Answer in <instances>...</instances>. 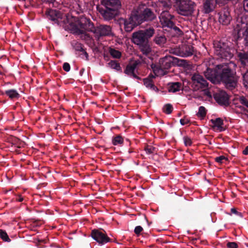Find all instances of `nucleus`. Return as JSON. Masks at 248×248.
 <instances>
[{
  "label": "nucleus",
  "instance_id": "nucleus-1",
  "mask_svg": "<svg viewBox=\"0 0 248 248\" xmlns=\"http://www.w3.org/2000/svg\"><path fill=\"white\" fill-rule=\"evenodd\" d=\"M236 64L232 62L217 65V71L215 75L217 81L223 82L229 90L235 88L238 80V77L236 75Z\"/></svg>",
  "mask_w": 248,
  "mask_h": 248
},
{
  "label": "nucleus",
  "instance_id": "nucleus-2",
  "mask_svg": "<svg viewBox=\"0 0 248 248\" xmlns=\"http://www.w3.org/2000/svg\"><path fill=\"white\" fill-rule=\"evenodd\" d=\"M155 33V30L150 27L144 30H140L132 34L133 43L138 46L142 53L146 56L150 55L152 52V47L149 44V39Z\"/></svg>",
  "mask_w": 248,
  "mask_h": 248
},
{
  "label": "nucleus",
  "instance_id": "nucleus-3",
  "mask_svg": "<svg viewBox=\"0 0 248 248\" xmlns=\"http://www.w3.org/2000/svg\"><path fill=\"white\" fill-rule=\"evenodd\" d=\"M173 57L166 56L160 58L158 65L152 64L151 66L156 76H162L168 73V70L173 65Z\"/></svg>",
  "mask_w": 248,
  "mask_h": 248
},
{
  "label": "nucleus",
  "instance_id": "nucleus-4",
  "mask_svg": "<svg viewBox=\"0 0 248 248\" xmlns=\"http://www.w3.org/2000/svg\"><path fill=\"white\" fill-rule=\"evenodd\" d=\"M215 53L218 59L230 60L233 56V53L228 43L221 41H215L214 43Z\"/></svg>",
  "mask_w": 248,
  "mask_h": 248
},
{
  "label": "nucleus",
  "instance_id": "nucleus-5",
  "mask_svg": "<svg viewBox=\"0 0 248 248\" xmlns=\"http://www.w3.org/2000/svg\"><path fill=\"white\" fill-rule=\"evenodd\" d=\"M191 79V86L194 91L205 90L206 89L209 88V83L202 76L198 73L192 75Z\"/></svg>",
  "mask_w": 248,
  "mask_h": 248
},
{
  "label": "nucleus",
  "instance_id": "nucleus-6",
  "mask_svg": "<svg viewBox=\"0 0 248 248\" xmlns=\"http://www.w3.org/2000/svg\"><path fill=\"white\" fill-rule=\"evenodd\" d=\"M133 11L136 14V17L140 24L143 21H152L156 17L153 11L148 8H146L143 10H141L140 8L138 7L134 9Z\"/></svg>",
  "mask_w": 248,
  "mask_h": 248
},
{
  "label": "nucleus",
  "instance_id": "nucleus-7",
  "mask_svg": "<svg viewBox=\"0 0 248 248\" xmlns=\"http://www.w3.org/2000/svg\"><path fill=\"white\" fill-rule=\"evenodd\" d=\"M194 3L189 0H181L177 8L178 13L183 16L191 15L193 11Z\"/></svg>",
  "mask_w": 248,
  "mask_h": 248
},
{
  "label": "nucleus",
  "instance_id": "nucleus-8",
  "mask_svg": "<svg viewBox=\"0 0 248 248\" xmlns=\"http://www.w3.org/2000/svg\"><path fill=\"white\" fill-rule=\"evenodd\" d=\"M92 32L95 37L98 40L100 37L109 36L112 34L111 27L105 25H101L96 27L94 26Z\"/></svg>",
  "mask_w": 248,
  "mask_h": 248
},
{
  "label": "nucleus",
  "instance_id": "nucleus-9",
  "mask_svg": "<svg viewBox=\"0 0 248 248\" xmlns=\"http://www.w3.org/2000/svg\"><path fill=\"white\" fill-rule=\"evenodd\" d=\"M140 24L133 11L128 19H124V27L126 32H130L138 25Z\"/></svg>",
  "mask_w": 248,
  "mask_h": 248
},
{
  "label": "nucleus",
  "instance_id": "nucleus-10",
  "mask_svg": "<svg viewBox=\"0 0 248 248\" xmlns=\"http://www.w3.org/2000/svg\"><path fill=\"white\" fill-rule=\"evenodd\" d=\"M224 4L222 0H205L203 3V10L204 13L209 14L212 12L217 5Z\"/></svg>",
  "mask_w": 248,
  "mask_h": 248
},
{
  "label": "nucleus",
  "instance_id": "nucleus-11",
  "mask_svg": "<svg viewBox=\"0 0 248 248\" xmlns=\"http://www.w3.org/2000/svg\"><path fill=\"white\" fill-rule=\"evenodd\" d=\"M173 16L167 10L162 11L159 16L160 22L164 27H173V22L172 21Z\"/></svg>",
  "mask_w": 248,
  "mask_h": 248
},
{
  "label": "nucleus",
  "instance_id": "nucleus-12",
  "mask_svg": "<svg viewBox=\"0 0 248 248\" xmlns=\"http://www.w3.org/2000/svg\"><path fill=\"white\" fill-rule=\"evenodd\" d=\"M97 10L105 20H110L114 18L118 14L115 10H111L108 8L97 7Z\"/></svg>",
  "mask_w": 248,
  "mask_h": 248
},
{
  "label": "nucleus",
  "instance_id": "nucleus-13",
  "mask_svg": "<svg viewBox=\"0 0 248 248\" xmlns=\"http://www.w3.org/2000/svg\"><path fill=\"white\" fill-rule=\"evenodd\" d=\"M101 4L106 8L115 10L117 12H118L122 7L121 2L119 0H102Z\"/></svg>",
  "mask_w": 248,
  "mask_h": 248
},
{
  "label": "nucleus",
  "instance_id": "nucleus-14",
  "mask_svg": "<svg viewBox=\"0 0 248 248\" xmlns=\"http://www.w3.org/2000/svg\"><path fill=\"white\" fill-rule=\"evenodd\" d=\"M215 100L221 105L227 106L229 104V96L225 92L219 91L214 94Z\"/></svg>",
  "mask_w": 248,
  "mask_h": 248
},
{
  "label": "nucleus",
  "instance_id": "nucleus-15",
  "mask_svg": "<svg viewBox=\"0 0 248 248\" xmlns=\"http://www.w3.org/2000/svg\"><path fill=\"white\" fill-rule=\"evenodd\" d=\"M219 22L223 25H228L232 20L228 9H224L219 13Z\"/></svg>",
  "mask_w": 248,
  "mask_h": 248
},
{
  "label": "nucleus",
  "instance_id": "nucleus-16",
  "mask_svg": "<svg viewBox=\"0 0 248 248\" xmlns=\"http://www.w3.org/2000/svg\"><path fill=\"white\" fill-rule=\"evenodd\" d=\"M79 23L81 28L92 32L94 25L89 19L81 16L79 20Z\"/></svg>",
  "mask_w": 248,
  "mask_h": 248
},
{
  "label": "nucleus",
  "instance_id": "nucleus-17",
  "mask_svg": "<svg viewBox=\"0 0 248 248\" xmlns=\"http://www.w3.org/2000/svg\"><path fill=\"white\" fill-rule=\"evenodd\" d=\"M46 15L47 18L55 23H58V19L62 18L61 13L56 10L47 9L46 12Z\"/></svg>",
  "mask_w": 248,
  "mask_h": 248
},
{
  "label": "nucleus",
  "instance_id": "nucleus-18",
  "mask_svg": "<svg viewBox=\"0 0 248 248\" xmlns=\"http://www.w3.org/2000/svg\"><path fill=\"white\" fill-rule=\"evenodd\" d=\"M106 234L107 233H90V236L99 244H104L110 240V239Z\"/></svg>",
  "mask_w": 248,
  "mask_h": 248
},
{
  "label": "nucleus",
  "instance_id": "nucleus-19",
  "mask_svg": "<svg viewBox=\"0 0 248 248\" xmlns=\"http://www.w3.org/2000/svg\"><path fill=\"white\" fill-rule=\"evenodd\" d=\"M180 47L181 57H188L193 54V47L190 45H182Z\"/></svg>",
  "mask_w": 248,
  "mask_h": 248
},
{
  "label": "nucleus",
  "instance_id": "nucleus-20",
  "mask_svg": "<svg viewBox=\"0 0 248 248\" xmlns=\"http://www.w3.org/2000/svg\"><path fill=\"white\" fill-rule=\"evenodd\" d=\"M167 39L164 35H156L153 39V42L157 46L163 47L167 43Z\"/></svg>",
  "mask_w": 248,
  "mask_h": 248
},
{
  "label": "nucleus",
  "instance_id": "nucleus-21",
  "mask_svg": "<svg viewBox=\"0 0 248 248\" xmlns=\"http://www.w3.org/2000/svg\"><path fill=\"white\" fill-rule=\"evenodd\" d=\"M137 65L138 62H135L130 65H128L125 70V73L129 75H132L133 77L135 78H139L134 73L135 70L137 67Z\"/></svg>",
  "mask_w": 248,
  "mask_h": 248
},
{
  "label": "nucleus",
  "instance_id": "nucleus-22",
  "mask_svg": "<svg viewBox=\"0 0 248 248\" xmlns=\"http://www.w3.org/2000/svg\"><path fill=\"white\" fill-rule=\"evenodd\" d=\"M237 55L242 65H246L248 63V52H238Z\"/></svg>",
  "mask_w": 248,
  "mask_h": 248
},
{
  "label": "nucleus",
  "instance_id": "nucleus-23",
  "mask_svg": "<svg viewBox=\"0 0 248 248\" xmlns=\"http://www.w3.org/2000/svg\"><path fill=\"white\" fill-rule=\"evenodd\" d=\"M182 88V83L179 82L169 84V92L175 93L179 91Z\"/></svg>",
  "mask_w": 248,
  "mask_h": 248
},
{
  "label": "nucleus",
  "instance_id": "nucleus-24",
  "mask_svg": "<svg viewBox=\"0 0 248 248\" xmlns=\"http://www.w3.org/2000/svg\"><path fill=\"white\" fill-rule=\"evenodd\" d=\"M157 3L159 7L162 8L163 11H168L171 7V3L170 0H158Z\"/></svg>",
  "mask_w": 248,
  "mask_h": 248
},
{
  "label": "nucleus",
  "instance_id": "nucleus-25",
  "mask_svg": "<svg viewBox=\"0 0 248 248\" xmlns=\"http://www.w3.org/2000/svg\"><path fill=\"white\" fill-rule=\"evenodd\" d=\"M216 75V72L211 69H207L206 71L204 72V76L206 78L213 83L217 81V79L215 78Z\"/></svg>",
  "mask_w": 248,
  "mask_h": 248
},
{
  "label": "nucleus",
  "instance_id": "nucleus-26",
  "mask_svg": "<svg viewBox=\"0 0 248 248\" xmlns=\"http://www.w3.org/2000/svg\"><path fill=\"white\" fill-rule=\"evenodd\" d=\"M210 121L213 124V127H217V129L220 131H221L223 130V128L222 126V125L223 124V122L221 118H218L215 120L211 119Z\"/></svg>",
  "mask_w": 248,
  "mask_h": 248
},
{
  "label": "nucleus",
  "instance_id": "nucleus-27",
  "mask_svg": "<svg viewBox=\"0 0 248 248\" xmlns=\"http://www.w3.org/2000/svg\"><path fill=\"white\" fill-rule=\"evenodd\" d=\"M73 46L76 50L82 52V54L85 56L86 60L88 59V55L83 49V45L81 43L75 42L73 43Z\"/></svg>",
  "mask_w": 248,
  "mask_h": 248
},
{
  "label": "nucleus",
  "instance_id": "nucleus-28",
  "mask_svg": "<svg viewBox=\"0 0 248 248\" xmlns=\"http://www.w3.org/2000/svg\"><path fill=\"white\" fill-rule=\"evenodd\" d=\"M173 65L179 66L186 67L188 65L187 62L185 60L179 59L173 57Z\"/></svg>",
  "mask_w": 248,
  "mask_h": 248
},
{
  "label": "nucleus",
  "instance_id": "nucleus-29",
  "mask_svg": "<svg viewBox=\"0 0 248 248\" xmlns=\"http://www.w3.org/2000/svg\"><path fill=\"white\" fill-rule=\"evenodd\" d=\"M5 94L11 99L18 98L19 94L15 90H9L5 92Z\"/></svg>",
  "mask_w": 248,
  "mask_h": 248
},
{
  "label": "nucleus",
  "instance_id": "nucleus-30",
  "mask_svg": "<svg viewBox=\"0 0 248 248\" xmlns=\"http://www.w3.org/2000/svg\"><path fill=\"white\" fill-rule=\"evenodd\" d=\"M109 53L112 57L116 59L120 58L122 55L120 51L111 48L109 49Z\"/></svg>",
  "mask_w": 248,
  "mask_h": 248
},
{
  "label": "nucleus",
  "instance_id": "nucleus-31",
  "mask_svg": "<svg viewBox=\"0 0 248 248\" xmlns=\"http://www.w3.org/2000/svg\"><path fill=\"white\" fill-rule=\"evenodd\" d=\"M109 66L113 69H116L117 71L121 70V67L119 63H117L116 61H111L108 63Z\"/></svg>",
  "mask_w": 248,
  "mask_h": 248
},
{
  "label": "nucleus",
  "instance_id": "nucleus-32",
  "mask_svg": "<svg viewBox=\"0 0 248 248\" xmlns=\"http://www.w3.org/2000/svg\"><path fill=\"white\" fill-rule=\"evenodd\" d=\"M123 138L120 135H118L114 138L112 140V143L114 145H116L121 144L123 143Z\"/></svg>",
  "mask_w": 248,
  "mask_h": 248
},
{
  "label": "nucleus",
  "instance_id": "nucleus-33",
  "mask_svg": "<svg viewBox=\"0 0 248 248\" xmlns=\"http://www.w3.org/2000/svg\"><path fill=\"white\" fill-rule=\"evenodd\" d=\"M169 53L181 56L180 47H171L169 49Z\"/></svg>",
  "mask_w": 248,
  "mask_h": 248
},
{
  "label": "nucleus",
  "instance_id": "nucleus-34",
  "mask_svg": "<svg viewBox=\"0 0 248 248\" xmlns=\"http://www.w3.org/2000/svg\"><path fill=\"white\" fill-rule=\"evenodd\" d=\"M206 114V109L204 107L201 106L199 108V111L197 114L198 117L203 118Z\"/></svg>",
  "mask_w": 248,
  "mask_h": 248
},
{
  "label": "nucleus",
  "instance_id": "nucleus-35",
  "mask_svg": "<svg viewBox=\"0 0 248 248\" xmlns=\"http://www.w3.org/2000/svg\"><path fill=\"white\" fill-rule=\"evenodd\" d=\"M145 151L149 154H153L156 151V148L152 145H148L145 147Z\"/></svg>",
  "mask_w": 248,
  "mask_h": 248
},
{
  "label": "nucleus",
  "instance_id": "nucleus-36",
  "mask_svg": "<svg viewBox=\"0 0 248 248\" xmlns=\"http://www.w3.org/2000/svg\"><path fill=\"white\" fill-rule=\"evenodd\" d=\"M144 84L147 87L150 88L154 87V85L152 81L150 79L145 78L143 79Z\"/></svg>",
  "mask_w": 248,
  "mask_h": 248
},
{
  "label": "nucleus",
  "instance_id": "nucleus-37",
  "mask_svg": "<svg viewBox=\"0 0 248 248\" xmlns=\"http://www.w3.org/2000/svg\"><path fill=\"white\" fill-rule=\"evenodd\" d=\"M243 78L245 87L248 88V70L243 74Z\"/></svg>",
  "mask_w": 248,
  "mask_h": 248
},
{
  "label": "nucleus",
  "instance_id": "nucleus-38",
  "mask_svg": "<svg viewBox=\"0 0 248 248\" xmlns=\"http://www.w3.org/2000/svg\"><path fill=\"white\" fill-rule=\"evenodd\" d=\"M240 103L248 108V100L244 96H241L239 98Z\"/></svg>",
  "mask_w": 248,
  "mask_h": 248
},
{
  "label": "nucleus",
  "instance_id": "nucleus-39",
  "mask_svg": "<svg viewBox=\"0 0 248 248\" xmlns=\"http://www.w3.org/2000/svg\"><path fill=\"white\" fill-rule=\"evenodd\" d=\"M172 110V107L170 104H167L164 107V112L167 114H170Z\"/></svg>",
  "mask_w": 248,
  "mask_h": 248
},
{
  "label": "nucleus",
  "instance_id": "nucleus-40",
  "mask_svg": "<svg viewBox=\"0 0 248 248\" xmlns=\"http://www.w3.org/2000/svg\"><path fill=\"white\" fill-rule=\"evenodd\" d=\"M0 238L5 242H9L11 241V239L7 235V233H0Z\"/></svg>",
  "mask_w": 248,
  "mask_h": 248
},
{
  "label": "nucleus",
  "instance_id": "nucleus-41",
  "mask_svg": "<svg viewBox=\"0 0 248 248\" xmlns=\"http://www.w3.org/2000/svg\"><path fill=\"white\" fill-rule=\"evenodd\" d=\"M245 45L246 47H248V23L247 24V27L245 31Z\"/></svg>",
  "mask_w": 248,
  "mask_h": 248
},
{
  "label": "nucleus",
  "instance_id": "nucleus-42",
  "mask_svg": "<svg viewBox=\"0 0 248 248\" xmlns=\"http://www.w3.org/2000/svg\"><path fill=\"white\" fill-rule=\"evenodd\" d=\"M184 143L186 146H190L192 144L191 140L188 137H185L184 138Z\"/></svg>",
  "mask_w": 248,
  "mask_h": 248
},
{
  "label": "nucleus",
  "instance_id": "nucleus-43",
  "mask_svg": "<svg viewBox=\"0 0 248 248\" xmlns=\"http://www.w3.org/2000/svg\"><path fill=\"white\" fill-rule=\"evenodd\" d=\"M227 246L229 248H237L238 245L235 242H228L227 244Z\"/></svg>",
  "mask_w": 248,
  "mask_h": 248
},
{
  "label": "nucleus",
  "instance_id": "nucleus-44",
  "mask_svg": "<svg viewBox=\"0 0 248 248\" xmlns=\"http://www.w3.org/2000/svg\"><path fill=\"white\" fill-rule=\"evenodd\" d=\"M62 67L63 70L66 72H68L70 69V64L67 62L64 63Z\"/></svg>",
  "mask_w": 248,
  "mask_h": 248
},
{
  "label": "nucleus",
  "instance_id": "nucleus-45",
  "mask_svg": "<svg viewBox=\"0 0 248 248\" xmlns=\"http://www.w3.org/2000/svg\"><path fill=\"white\" fill-rule=\"evenodd\" d=\"M189 122H190L188 118H186V117L180 120V123H181V124H182V125H185V124H187L189 123Z\"/></svg>",
  "mask_w": 248,
  "mask_h": 248
},
{
  "label": "nucleus",
  "instance_id": "nucleus-46",
  "mask_svg": "<svg viewBox=\"0 0 248 248\" xmlns=\"http://www.w3.org/2000/svg\"><path fill=\"white\" fill-rule=\"evenodd\" d=\"M224 159L226 160L227 158L224 156H223V155L220 156L219 157H217L215 158V160L218 163H222V160Z\"/></svg>",
  "mask_w": 248,
  "mask_h": 248
},
{
  "label": "nucleus",
  "instance_id": "nucleus-47",
  "mask_svg": "<svg viewBox=\"0 0 248 248\" xmlns=\"http://www.w3.org/2000/svg\"><path fill=\"white\" fill-rule=\"evenodd\" d=\"M234 31L235 33L239 34L240 31H241V28H240V25L239 24H237L236 26L235 27L234 29Z\"/></svg>",
  "mask_w": 248,
  "mask_h": 248
},
{
  "label": "nucleus",
  "instance_id": "nucleus-48",
  "mask_svg": "<svg viewBox=\"0 0 248 248\" xmlns=\"http://www.w3.org/2000/svg\"><path fill=\"white\" fill-rule=\"evenodd\" d=\"M209 88L206 89L205 90H201L200 91L204 92V94L209 97H211V94L210 92L208 90Z\"/></svg>",
  "mask_w": 248,
  "mask_h": 248
},
{
  "label": "nucleus",
  "instance_id": "nucleus-49",
  "mask_svg": "<svg viewBox=\"0 0 248 248\" xmlns=\"http://www.w3.org/2000/svg\"><path fill=\"white\" fill-rule=\"evenodd\" d=\"M169 28H171V29H173L177 33H178L179 34H181V30L178 27L175 26L174 24H173V27H169Z\"/></svg>",
  "mask_w": 248,
  "mask_h": 248
},
{
  "label": "nucleus",
  "instance_id": "nucleus-50",
  "mask_svg": "<svg viewBox=\"0 0 248 248\" xmlns=\"http://www.w3.org/2000/svg\"><path fill=\"white\" fill-rule=\"evenodd\" d=\"M143 231V228L140 226H137L134 230V232H140Z\"/></svg>",
  "mask_w": 248,
  "mask_h": 248
},
{
  "label": "nucleus",
  "instance_id": "nucleus-51",
  "mask_svg": "<svg viewBox=\"0 0 248 248\" xmlns=\"http://www.w3.org/2000/svg\"><path fill=\"white\" fill-rule=\"evenodd\" d=\"M243 7H244V10L248 12V1H246V0H244Z\"/></svg>",
  "mask_w": 248,
  "mask_h": 248
},
{
  "label": "nucleus",
  "instance_id": "nucleus-52",
  "mask_svg": "<svg viewBox=\"0 0 248 248\" xmlns=\"http://www.w3.org/2000/svg\"><path fill=\"white\" fill-rule=\"evenodd\" d=\"M102 231H104V232H106L105 230L102 229H94V230H93L92 231V232H93V233H95V232H102Z\"/></svg>",
  "mask_w": 248,
  "mask_h": 248
},
{
  "label": "nucleus",
  "instance_id": "nucleus-53",
  "mask_svg": "<svg viewBox=\"0 0 248 248\" xmlns=\"http://www.w3.org/2000/svg\"><path fill=\"white\" fill-rule=\"evenodd\" d=\"M243 153L245 155H248V146L243 150Z\"/></svg>",
  "mask_w": 248,
  "mask_h": 248
},
{
  "label": "nucleus",
  "instance_id": "nucleus-54",
  "mask_svg": "<svg viewBox=\"0 0 248 248\" xmlns=\"http://www.w3.org/2000/svg\"><path fill=\"white\" fill-rule=\"evenodd\" d=\"M231 212L233 214H239L237 211H236L235 208H232L231 209Z\"/></svg>",
  "mask_w": 248,
  "mask_h": 248
},
{
  "label": "nucleus",
  "instance_id": "nucleus-55",
  "mask_svg": "<svg viewBox=\"0 0 248 248\" xmlns=\"http://www.w3.org/2000/svg\"><path fill=\"white\" fill-rule=\"evenodd\" d=\"M54 1L55 0H45V1L49 3H53Z\"/></svg>",
  "mask_w": 248,
  "mask_h": 248
},
{
  "label": "nucleus",
  "instance_id": "nucleus-56",
  "mask_svg": "<svg viewBox=\"0 0 248 248\" xmlns=\"http://www.w3.org/2000/svg\"><path fill=\"white\" fill-rule=\"evenodd\" d=\"M23 198L21 197H20L19 199L18 200V201L20 202L23 201Z\"/></svg>",
  "mask_w": 248,
  "mask_h": 248
},
{
  "label": "nucleus",
  "instance_id": "nucleus-57",
  "mask_svg": "<svg viewBox=\"0 0 248 248\" xmlns=\"http://www.w3.org/2000/svg\"><path fill=\"white\" fill-rule=\"evenodd\" d=\"M0 232H5L4 231H3V230L0 229Z\"/></svg>",
  "mask_w": 248,
  "mask_h": 248
},
{
  "label": "nucleus",
  "instance_id": "nucleus-58",
  "mask_svg": "<svg viewBox=\"0 0 248 248\" xmlns=\"http://www.w3.org/2000/svg\"><path fill=\"white\" fill-rule=\"evenodd\" d=\"M137 235V236H139L140 234H141L142 233H136Z\"/></svg>",
  "mask_w": 248,
  "mask_h": 248
},
{
  "label": "nucleus",
  "instance_id": "nucleus-59",
  "mask_svg": "<svg viewBox=\"0 0 248 248\" xmlns=\"http://www.w3.org/2000/svg\"><path fill=\"white\" fill-rule=\"evenodd\" d=\"M16 235H15L14 236H11V237L12 238H13V237H16Z\"/></svg>",
  "mask_w": 248,
  "mask_h": 248
},
{
  "label": "nucleus",
  "instance_id": "nucleus-60",
  "mask_svg": "<svg viewBox=\"0 0 248 248\" xmlns=\"http://www.w3.org/2000/svg\"><path fill=\"white\" fill-rule=\"evenodd\" d=\"M175 0L177 1H180L181 0Z\"/></svg>",
  "mask_w": 248,
  "mask_h": 248
},
{
  "label": "nucleus",
  "instance_id": "nucleus-61",
  "mask_svg": "<svg viewBox=\"0 0 248 248\" xmlns=\"http://www.w3.org/2000/svg\"><path fill=\"white\" fill-rule=\"evenodd\" d=\"M167 230L166 229H163L162 231H166Z\"/></svg>",
  "mask_w": 248,
  "mask_h": 248
}]
</instances>
